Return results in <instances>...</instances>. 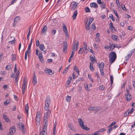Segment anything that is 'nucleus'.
<instances>
[{
  "mask_svg": "<svg viewBox=\"0 0 135 135\" xmlns=\"http://www.w3.org/2000/svg\"><path fill=\"white\" fill-rule=\"evenodd\" d=\"M117 58V55L114 52L112 51L110 52L109 55V61L110 63L112 64L115 60Z\"/></svg>",
  "mask_w": 135,
  "mask_h": 135,
  "instance_id": "nucleus-1",
  "label": "nucleus"
},
{
  "mask_svg": "<svg viewBox=\"0 0 135 135\" xmlns=\"http://www.w3.org/2000/svg\"><path fill=\"white\" fill-rule=\"evenodd\" d=\"M78 121L80 126L82 129L87 131L90 130V129L89 128L84 126V122L81 118H79Z\"/></svg>",
  "mask_w": 135,
  "mask_h": 135,
  "instance_id": "nucleus-2",
  "label": "nucleus"
},
{
  "mask_svg": "<svg viewBox=\"0 0 135 135\" xmlns=\"http://www.w3.org/2000/svg\"><path fill=\"white\" fill-rule=\"evenodd\" d=\"M40 113L39 112L37 113L36 117V125L39 126L40 125Z\"/></svg>",
  "mask_w": 135,
  "mask_h": 135,
  "instance_id": "nucleus-3",
  "label": "nucleus"
},
{
  "mask_svg": "<svg viewBox=\"0 0 135 135\" xmlns=\"http://www.w3.org/2000/svg\"><path fill=\"white\" fill-rule=\"evenodd\" d=\"M74 72L72 74L73 79H74L75 78L76 75H75L76 73H77V75H76V76H78V75L79 74V71L78 70V68L75 66H74Z\"/></svg>",
  "mask_w": 135,
  "mask_h": 135,
  "instance_id": "nucleus-4",
  "label": "nucleus"
},
{
  "mask_svg": "<svg viewBox=\"0 0 135 135\" xmlns=\"http://www.w3.org/2000/svg\"><path fill=\"white\" fill-rule=\"evenodd\" d=\"M75 44L73 42V47L72 48V51L75 52L76 51L77 49V48L78 47V44L79 42L78 41H75Z\"/></svg>",
  "mask_w": 135,
  "mask_h": 135,
  "instance_id": "nucleus-5",
  "label": "nucleus"
},
{
  "mask_svg": "<svg viewBox=\"0 0 135 135\" xmlns=\"http://www.w3.org/2000/svg\"><path fill=\"white\" fill-rule=\"evenodd\" d=\"M51 111L50 110H49L45 112L44 115V119L47 120V119L50 117Z\"/></svg>",
  "mask_w": 135,
  "mask_h": 135,
  "instance_id": "nucleus-6",
  "label": "nucleus"
},
{
  "mask_svg": "<svg viewBox=\"0 0 135 135\" xmlns=\"http://www.w3.org/2000/svg\"><path fill=\"white\" fill-rule=\"evenodd\" d=\"M78 3L75 2H72L71 4L70 9L71 10H73L75 9L77 7Z\"/></svg>",
  "mask_w": 135,
  "mask_h": 135,
  "instance_id": "nucleus-7",
  "label": "nucleus"
},
{
  "mask_svg": "<svg viewBox=\"0 0 135 135\" xmlns=\"http://www.w3.org/2000/svg\"><path fill=\"white\" fill-rule=\"evenodd\" d=\"M16 131V128L15 126H13L11 127L9 129V133L8 134L12 135L14 134Z\"/></svg>",
  "mask_w": 135,
  "mask_h": 135,
  "instance_id": "nucleus-8",
  "label": "nucleus"
},
{
  "mask_svg": "<svg viewBox=\"0 0 135 135\" xmlns=\"http://www.w3.org/2000/svg\"><path fill=\"white\" fill-rule=\"evenodd\" d=\"M44 126L42 130L44 131H46V129L47 128V120H43Z\"/></svg>",
  "mask_w": 135,
  "mask_h": 135,
  "instance_id": "nucleus-9",
  "label": "nucleus"
},
{
  "mask_svg": "<svg viewBox=\"0 0 135 135\" xmlns=\"http://www.w3.org/2000/svg\"><path fill=\"white\" fill-rule=\"evenodd\" d=\"M72 79V77L71 76H69L68 79L67 81L66 84V87H68L69 86V85L71 83V81Z\"/></svg>",
  "mask_w": 135,
  "mask_h": 135,
  "instance_id": "nucleus-10",
  "label": "nucleus"
},
{
  "mask_svg": "<svg viewBox=\"0 0 135 135\" xmlns=\"http://www.w3.org/2000/svg\"><path fill=\"white\" fill-rule=\"evenodd\" d=\"M45 72L50 75H52L53 73L52 72V71L50 69H47L45 70Z\"/></svg>",
  "mask_w": 135,
  "mask_h": 135,
  "instance_id": "nucleus-11",
  "label": "nucleus"
},
{
  "mask_svg": "<svg viewBox=\"0 0 135 135\" xmlns=\"http://www.w3.org/2000/svg\"><path fill=\"white\" fill-rule=\"evenodd\" d=\"M20 20V17L19 16L16 17L14 19L13 26L15 27V25Z\"/></svg>",
  "mask_w": 135,
  "mask_h": 135,
  "instance_id": "nucleus-12",
  "label": "nucleus"
},
{
  "mask_svg": "<svg viewBox=\"0 0 135 135\" xmlns=\"http://www.w3.org/2000/svg\"><path fill=\"white\" fill-rule=\"evenodd\" d=\"M125 97L127 101H129L131 100L132 97L131 94H126Z\"/></svg>",
  "mask_w": 135,
  "mask_h": 135,
  "instance_id": "nucleus-13",
  "label": "nucleus"
},
{
  "mask_svg": "<svg viewBox=\"0 0 135 135\" xmlns=\"http://www.w3.org/2000/svg\"><path fill=\"white\" fill-rule=\"evenodd\" d=\"M39 48L42 51H43L44 52V53L45 54L46 53V50H44L45 49L44 44H41L39 46Z\"/></svg>",
  "mask_w": 135,
  "mask_h": 135,
  "instance_id": "nucleus-14",
  "label": "nucleus"
},
{
  "mask_svg": "<svg viewBox=\"0 0 135 135\" xmlns=\"http://www.w3.org/2000/svg\"><path fill=\"white\" fill-rule=\"evenodd\" d=\"M32 83L34 85H35L37 83V80L35 74L33 77Z\"/></svg>",
  "mask_w": 135,
  "mask_h": 135,
  "instance_id": "nucleus-15",
  "label": "nucleus"
},
{
  "mask_svg": "<svg viewBox=\"0 0 135 135\" xmlns=\"http://www.w3.org/2000/svg\"><path fill=\"white\" fill-rule=\"evenodd\" d=\"M26 82L25 80H24L22 86V90H25Z\"/></svg>",
  "mask_w": 135,
  "mask_h": 135,
  "instance_id": "nucleus-16",
  "label": "nucleus"
},
{
  "mask_svg": "<svg viewBox=\"0 0 135 135\" xmlns=\"http://www.w3.org/2000/svg\"><path fill=\"white\" fill-rule=\"evenodd\" d=\"M63 50L64 51L66 50L67 49V43L66 41H64L63 42Z\"/></svg>",
  "mask_w": 135,
  "mask_h": 135,
  "instance_id": "nucleus-17",
  "label": "nucleus"
},
{
  "mask_svg": "<svg viewBox=\"0 0 135 135\" xmlns=\"http://www.w3.org/2000/svg\"><path fill=\"white\" fill-rule=\"evenodd\" d=\"M78 14L77 10H76L73 13V15L72 16V17L74 20H75L76 18V17Z\"/></svg>",
  "mask_w": 135,
  "mask_h": 135,
  "instance_id": "nucleus-18",
  "label": "nucleus"
},
{
  "mask_svg": "<svg viewBox=\"0 0 135 135\" xmlns=\"http://www.w3.org/2000/svg\"><path fill=\"white\" fill-rule=\"evenodd\" d=\"M28 109L29 107L28 105V104L27 103L25 105V110L27 115H28Z\"/></svg>",
  "mask_w": 135,
  "mask_h": 135,
  "instance_id": "nucleus-19",
  "label": "nucleus"
},
{
  "mask_svg": "<svg viewBox=\"0 0 135 135\" xmlns=\"http://www.w3.org/2000/svg\"><path fill=\"white\" fill-rule=\"evenodd\" d=\"M3 115L5 121L7 122H8L9 121V119L7 116L4 114H3Z\"/></svg>",
  "mask_w": 135,
  "mask_h": 135,
  "instance_id": "nucleus-20",
  "label": "nucleus"
},
{
  "mask_svg": "<svg viewBox=\"0 0 135 135\" xmlns=\"http://www.w3.org/2000/svg\"><path fill=\"white\" fill-rule=\"evenodd\" d=\"M90 6L91 7H93L94 8H97L98 7V5L95 3H91L90 4Z\"/></svg>",
  "mask_w": 135,
  "mask_h": 135,
  "instance_id": "nucleus-21",
  "label": "nucleus"
},
{
  "mask_svg": "<svg viewBox=\"0 0 135 135\" xmlns=\"http://www.w3.org/2000/svg\"><path fill=\"white\" fill-rule=\"evenodd\" d=\"M68 127L70 129L73 131H75V129L73 127V125L71 123L68 124Z\"/></svg>",
  "mask_w": 135,
  "mask_h": 135,
  "instance_id": "nucleus-22",
  "label": "nucleus"
},
{
  "mask_svg": "<svg viewBox=\"0 0 135 135\" xmlns=\"http://www.w3.org/2000/svg\"><path fill=\"white\" fill-rule=\"evenodd\" d=\"M39 59L41 62H42L43 60L42 55L41 53H39L38 55Z\"/></svg>",
  "mask_w": 135,
  "mask_h": 135,
  "instance_id": "nucleus-23",
  "label": "nucleus"
},
{
  "mask_svg": "<svg viewBox=\"0 0 135 135\" xmlns=\"http://www.w3.org/2000/svg\"><path fill=\"white\" fill-rule=\"evenodd\" d=\"M62 28L63 29V31L65 33H66L67 32H68L67 28L66 26L64 24L62 26Z\"/></svg>",
  "mask_w": 135,
  "mask_h": 135,
  "instance_id": "nucleus-24",
  "label": "nucleus"
},
{
  "mask_svg": "<svg viewBox=\"0 0 135 135\" xmlns=\"http://www.w3.org/2000/svg\"><path fill=\"white\" fill-rule=\"evenodd\" d=\"M50 103V100L49 98H47L45 102V104L49 105Z\"/></svg>",
  "mask_w": 135,
  "mask_h": 135,
  "instance_id": "nucleus-25",
  "label": "nucleus"
},
{
  "mask_svg": "<svg viewBox=\"0 0 135 135\" xmlns=\"http://www.w3.org/2000/svg\"><path fill=\"white\" fill-rule=\"evenodd\" d=\"M104 63L103 62H101L100 64H99V67L100 69H103L104 66Z\"/></svg>",
  "mask_w": 135,
  "mask_h": 135,
  "instance_id": "nucleus-26",
  "label": "nucleus"
},
{
  "mask_svg": "<svg viewBox=\"0 0 135 135\" xmlns=\"http://www.w3.org/2000/svg\"><path fill=\"white\" fill-rule=\"evenodd\" d=\"M46 131L42 130V132L40 131L39 135H46Z\"/></svg>",
  "mask_w": 135,
  "mask_h": 135,
  "instance_id": "nucleus-27",
  "label": "nucleus"
},
{
  "mask_svg": "<svg viewBox=\"0 0 135 135\" xmlns=\"http://www.w3.org/2000/svg\"><path fill=\"white\" fill-rule=\"evenodd\" d=\"M95 25L94 23H93L92 24L91 26H90V28L93 30H95L96 29Z\"/></svg>",
  "mask_w": 135,
  "mask_h": 135,
  "instance_id": "nucleus-28",
  "label": "nucleus"
},
{
  "mask_svg": "<svg viewBox=\"0 0 135 135\" xmlns=\"http://www.w3.org/2000/svg\"><path fill=\"white\" fill-rule=\"evenodd\" d=\"M47 30V26L46 25H45L43 27L42 32L43 33L46 32Z\"/></svg>",
  "mask_w": 135,
  "mask_h": 135,
  "instance_id": "nucleus-29",
  "label": "nucleus"
},
{
  "mask_svg": "<svg viewBox=\"0 0 135 135\" xmlns=\"http://www.w3.org/2000/svg\"><path fill=\"white\" fill-rule=\"evenodd\" d=\"M109 25L110 26V27L109 28L112 31L113 30V29L114 28L112 23V22H110V23Z\"/></svg>",
  "mask_w": 135,
  "mask_h": 135,
  "instance_id": "nucleus-30",
  "label": "nucleus"
},
{
  "mask_svg": "<svg viewBox=\"0 0 135 135\" xmlns=\"http://www.w3.org/2000/svg\"><path fill=\"white\" fill-rule=\"evenodd\" d=\"M100 6L102 9L105 8V4L103 2L101 4Z\"/></svg>",
  "mask_w": 135,
  "mask_h": 135,
  "instance_id": "nucleus-31",
  "label": "nucleus"
},
{
  "mask_svg": "<svg viewBox=\"0 0 135 135\" xmlns=\"http://www.w3.org/2000/svg\"><path fill=\"white\" fill-rule=\"evenodd\" d=\"M66 99L67 102H69L71 100V97L69 96H67L66 97Z\"/></svg>",
  "mask_w": 135,
  "mask_h": 135,
  "instance_id": "nucleus-32",
  "label": "nucleus"
},
{
  "mask_svg": "<svg viewBox=\"0 0 135 135\" xmlns=\"http://www.w3.org/2000/svg\"><path fill=\"white\" fill-rule=\"evenodd\" d=\"M105 89V87L103 85H101L99 87V89L102 91L104 90Z\"/></svg>",
  "mask_w": 135,
  "mask_h": 135,
  "instance_id": "nucleus-33",
  "label": "nucleus"
},
{
  "mask_svg": "<svg viewBox=\"0 0 135 135\" xmlns=\"http://www.w3.org/2000/svg\"><path fill=\"white\" fill-rule=\"evenodd\" d=\"M112 39H113V40L116 41L117 40L118 37L116 35H112Z\"/></svg>",
  "mask_w": 135,
  "mask_h": 135,
  "instance_id": "nucleus-34",
  "label": "nucleus"
},
{
  "mask_svg": "<svg viewBox=\"0 0 135 135\" xmlns=\"http://www.w3.org/2000/svg\"><path fill=\"white\" fill-rule=\"evenodd\" d=\"M49 108V105L45 104L44 109L46 111L48 110Z\"/></svg>",
  "mask_w": 135,
  "mask_h": 135,
  "instance_id": "nucleus-35",
  "label": "nucleus"
},
{
  "mask_svg": "<svg viewBox=\"0 0 135 135\" xmlns=\"http://www.w3.org/2000/svg\"><path fill=\"white\" fill-rule=\"evenodd\" d=\"M89 22L88 24H89V25H90L91 23L93 22L94 20V19L92 18H90L89 19Z\"/></svg>",
  "mask_w": 135,
  "mask_h": 135,
  "instance_id": "nucleus-36",
  "label": "nucleus"
},
{
  "mask_svg": "<svg viewBox=\"0 0 135 135\" xmlns=\"http://www.w3.org/2000/svg\"><path fill=\"white\" fill-rule=\"evenodd\" d=\"M56 132V124H55L54 127L53 129V135H55Z\"/></svg>",
  "mask_w": 135,
  "mask_h": 135,
  "instance_id": "nucleus-37",
  "label": "nucleus"
},
{
  "mask_svg": "<svg viewBox=\"0 0 135 135\" xmlns=\"http://www.w3.org/2000/svg\"><path fill=\"white\" fill-rule=\"evenodd\" d=\"M90 60L91 61H92V62H94V61L96 62V60H95V59H94V58L93 57V58L92 56L91 55H90Z\"/></svg>",
  "mask_w": 135,
  "mask_h": 135,
  "instance_id": "nucleus-38",
  "label": "nucleus"
},
{
  "mask_svg": "<svg viewBox=\"0 0 135 135\" xmlns=\"http://www.w3.org/2000/svg\"><path fill=\"white\" fill-rule=\"evenodd\" d=\"M93 110L98 111L100 109V108L98 107H93Z\"/></svg>",
  "mask_w": 135,
  "mask_h": 135,
  "instance_id": "nucleus-39",
  "label": "nucleus"
},
{
  "mask_svg": "<svg viewBox=\"0 0 135 135\" xmlns=\"http://www.w3.org/2000/svg\"><path fill=\"white\" fill-rule=\"evenodd\" d=\"M12 61H15L16 60V55L13 54H12Z\"/></svg>",
  "mask_w": 135,
  "mask_h": 135,
  "instance_id": "nucleus-40",
  "label": "nucleus"
},
{
  "mask_svg": "<svg viewBox=\"0 0 135 135\" xmlns=\"http://www.w3.org/2000/svg\"><path fill=\"white\" fill-rule=\"evenodd\" d=\"M9 103V100H7L4 102V104L5 106H6Z\"/></svg>",
  "mask_w": 135,
  "mask_h": 135,
  "instance_id": "nucleus-41",
  "label": "nucleus"
},
{
  "mask_svg": "<svg viewBox=\"0 0 135 135\" xmlns=\"http://www.w3.org/2000/svg\"><path fill=\"white\" fill-rule=\"evenodd\" d=\"M90 70L91 71L93 70H94V69L93 67V64L91 63H90Z\"/></svg>",
  "mask_w": 135,
  "mask_h": 135,
  "instance_id": "nucleus-42",
  "label": "nucleus"
},
{
  "mask_svg": "<svg viewBox=\"0 0 135 135\" xmlns=\"http://www.w3.org/2000/svg\"><path fill=\"white\" fill-rule=\"evenodd\" d=\"M32 38L31 39V41L30 44H29L28 46V48L29 50L31 49V47L32 44Z\"/></svg>",
  "mask_w": 135,
  "mask_h": 135,
  "instance_id": "nucleus-43",
  "label": "nucleus"
},
{
  "mask_svg": "<svg viewBox=\"0 0 135 135\" xmlns=\"http://www.w3.org/2000/svg\"><path fill=\"white\" fill-rule=\"evenodd\" d=\"M110 45L109 47L110 48V50H113L115 47V45L114 44L111 45V44L110 43Z\"/></svg>",
  "mask_w": 135,
  "mask_h": 135,
  "instance_id": "nucleus-44",
  "label": "nucleus"
},
{
  "mask_svg": "<svg viewBox=\"0 0 135 135\" xmlns=\"http://www.w3.org/2000/svg\"><path fill=\"white\" fill-rule=\"evenodd\" d=\"M113 77L112 75H110V81L111 82V84H113Z\"/></svg>",
  "mask_w": 135,
  "mask_h": 135,
  "instance_id": "nucleus-45",
  "label": "nucleus"
},
{
  "mask_svg": "<svg viewBox=\"0 0 135 135\" xmlns=\"http://www.w3.org/2000/svg\"><path fill=\"white\" fill-rule=\"evenodd\" d=\"M85 10L86 12H90V11L89 8L88 7H86L85 8Z\"/></svg>",
  "mask_w": 135,
  "mask_h": 135,
  "instance_id": "nucleus-46",
  "label": "nucleus"
},
{
  "mask_svg": "<svg viewBox=\"0 0 135 135\" xmlns=\"http://www.w3.org/2000/svg\"><path fill=\"white\" fill-rule=\"evenodd\" d=\"M130 111H129V110L127 111L124 114V117H126L127 116L129 113Z\"/></svg>",
  "mask_w": 135,
  "mask_h": 135,
  "instance_id": "nucleus-47",
  "label": "nucleus"
},
{
  "mask_svg": "<svg viewBox=\"0 0 135 135\" xmlns=\"http://www.w3.org/2000/svg\"><path fill=\"white\" fill-rule=\"evenodd\" d=\"M90 25H89L88 24H86L85 25L86 29V30H89L90 28Z\"/></svg>",
  "mask_w": 135,
  "mask_h": 135,
  "instance_id": "nucleus-48",
  "label": "nucleus"
},
{
  "mask_svg": "<svg viewBox=\"0 0 135 135\" xmlns=\"http://www.w3.org/2000/svg\"><path fill=\"white\" fill-rule=\"evenodd\" d=\"M83 48H80V49L79 50L78 52V54H82L83 53Z\"/></svg>",
  "mask_w": 135,
  "mask_h": 135,
  "instance_id": "nucleus-49",
  "label": "nucleus"
},
{
  "mask_svg": "<svg viewBox=\"0 0 135 135\" xmlns=\"http://www.w3.org/2000/svg\"><path fill=\"white\" fill-rule=\"evenodd\" d=\"M116 2L118 8H119L120 7V5L119 2V0H116Z\"/></svg>",
  "mask_w": 135,
  "mask_h": 135,
  "instance_id": "nucleus-50",
  "label": "nucleus"
},
{
  "mask_svg": "<svg viewBox=\"0 0 135 135\" xmlns=\"http://www.w3.org/2000/svg\"><path fill=\"white\" fill-rule=\"evenodd\" d=\"M109 17L112 19L113 21H115L114 18L113 17V15L112 14L110 15Z\"/></svg>",
  "mask_w": 135,
  "mask_h": 135,
  "instance_id": "nucleus-51",
  "label": "nucleus"
},
{
  "mask_svg": "<svg viewBox=\"0 0 135 135\" xmlns=\"http://www.w3.org/2000/svg\"><path fill=\"white\" fill-rule=\"evenodd\" d=\"M84 47L85 48V51H87V45H86V42H84Z\"/></svg>",
  "mask_w": 135,
  "mask_h": 135,
  "instance_id": "nucleus-52",
  "label": "nucleus"
},
{
  "mask_svg": "<svg viewBox=\"0 0 135 135\" xmlns=\"http://www.w3.org/2000/svg\"><path fill=\"white\" fill-rule=\"evenodd\" d=\"M100 73L102 75H104V72L103 71V69H100Z\"/></svg>",
  "mask_w": 135,
  "mask_h": 135,
  "instance_id": "nucleus-53",
  "label": "nucleus"
},
{
  "mask_svg": "<svg viewBox=\"0 0 135 135\" xmlns=\"http://www.w3.org/2000/svg\"><path fill=\"white\" fill-rule=\"evenodd\" d=\"M30 50H29L28 49V50L26 51L25 53V54H26V55H29L30 53Z\"/></svg>",
  "mask_w": 135,
  "mask_h": 135,
  "instance_id": "nucleus-54",
  "label": "nucleus"
},
{
  "mask_svg": "<svg viewBox=\"0 0 135 135\" xmlns=\"http://www.w3.org/2000/svg\"><path fill=\"white\" fill-rule=\"evenodd\" d=\"M6 69H7V70H9L11 69V67L10 66V65H7L6 67Z\"/></svg>",
  "mask_w": 135,
  "mask_h": 135,
  "instance_id": "nucleus-55",
  "label": "nucleus"
},
{
  "mask_svg": "<svg viewBox=\"0 0 135 135\" xmlns=\"http://www.w3.org/2000/svg\"><path fill=\"white\" fill-rule=\"evenodd\" d=\"M15 40H13L9 41L8 43L10 44H15Z\"/></svg>",
  "mask_w": 135,
  "mask_h": 135,
  "instance_id": "nucleus-56",
  "label": "nucleus"
},
{
  "mask_svg": "<svg viewBox=\"0 0 135 135\" xmlns=\"http://www.w3.org/2000/svg\"><path fill=\"white\" fill-rule=\"evenodd\" d=\"M93 107L91 106H90L88 108V110L90 111H92L93 110Z\"/></svg>",
  "mask_w": 135,
  "mask_h": 135,
  "instance_id": "nucleus-57",
  "label": "nucleus"
},
{
  "mask_svg": "<svg viewBox=\"0 0 135 135\" xmlns=\"http://www.w3.org/2000/svg\"><path fill=\"white\" fill-rule=\"evenodd\" d=\"M88 49V51L90 52H91L93 54L94 53V51L91 48H89Z\"/></svg>",
  "mask_w": 135,
  "mask_h": 135,
  "instance_id": "nucleus-58",
  "label": "nucleus"
},
{
  "mask_svg": "<svg viewBox=\"0 0 135 135\" xmlns=\"http://www.w3.org/2000/svg\"><path fill=\"white\" fill-rule=\"evenodd\" d=\"M113 130V128L112 127L110 128L108 130L107 132L109 133L111 131H112Z\"/></svg>",
  "mask_w": 135,
  "mask_h": 135,
  "instance_id": "nucleus-59",
  "label": "nucleus"
},
{
  "mask_svg": "<svg viewBox=\"0 0 135 135\" xmlns=\"http://www.w3.org/2000/svg\"><path fill=\"white\" fill-rule=\"evenodd\" d=\"M121 7L122 9L123 10H126L125 5L124 4H122Z\"/></svg>",
  "mask_w": 135,
  "mask_h": 135,
  "instance_id": "nucleus-60",
  "label": "nucleus"
},
{
  "mask_svg": "<svg viewBox=\"0 0 135 135\" xmlns=\"http://www.w3.org/2000/svg\"><path fill=\"white\" fill-rule=\"evenodd\" d=\"M99 132V131L96 132L94 133V134H92L91 135H100Z\"/></svg>",
  "mask_w": 135,
  "mask_h": 135,
  "instance_id": "nucleus-61",
  "label": "nucleus"
},
{
  "mask_svg": "<svg viewBox=\"0 0 135 135\" xmlns=\"http://www.w3.org/2000/svg\"><path fill=\"white\" fill-rule=\"evenodd\" d=\"M95 40L96 42L98 43L99 42L100 40L99 38L98 37H96Z\"/></svg>",
  "mask_w": 135,
  "mask_h": 135,
  "instance_id": "nucleus-62",
  "label": "nucleus"
},
{
  "mask_svg": "<svg viewBox=\"0 0 135 135\" xmlns=\"http://www.w3.org/2000/svg\"><path fill=\"white\" fill-rule=\"evenodd\" d=\"M40 44L39 41L38 40H36V45L37 46H38Z\"/></svg>",
  "mask_w": 135,
  "mask_h": 135,
  "instance_id": "nucleus-63",
  "label": "nucleus"
},
{
  "mask_svg": "<svg viewBox=\"0 0 135 135\" xmlns=\"http://www.w3.org/2000/svg\"><path fill=\"white\" fill-rule=\"evenodd\" d=\"M56 32V30H52L51 31L52 33L54 35L55 34Z\"/></svg>",
  "mask_w": 135,
  "mask_h": 135,
  "instance_id": "nucleus-64",
  "label": "nucleus"
}]
</instances>
